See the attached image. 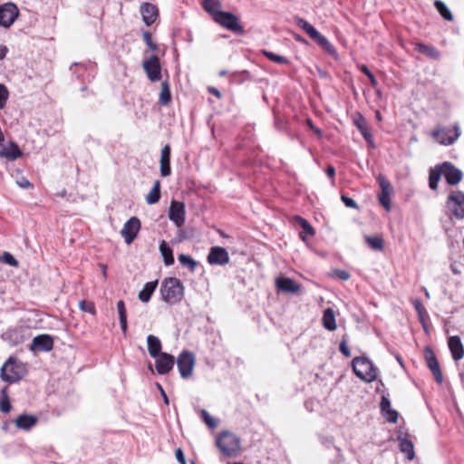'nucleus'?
Masks as SVG:
<instances>
[{
	"mask_svg": "<svg viewBox=\"0 0 464 464\" xmlns=\"http://www.w3.org/2000/svg\"><path fill=\"white\" fill-rule=\"evenodd\" d=\"M296 40L299 42L306 43V41L302 36H297Z\"/></svg>",
	"mask_w": 464,
	"mask_h": 464,
	"instance_id": "nucleus-64",
	"label": "nucleus"
},
{
	"mask_svg": "<svg viewBox=\"0 0 464 464\" xmlns=\"http://www.w3.org/2000/svg\"><path fill=\"white\" fill-rule=\"evenodd\" d=\"M0 259H1L4 263H5V264H7V265H9V266H14V267L18 266V261H17V260L14 258V256L12 254H10L9 252H5V253L3 254V256L0 257Z\"/></svg>",
	"mask_w": 464,
	"mask_h": 464,
	"instance_id": "nucleus-48",
	"label": "nucleus"
},
{
	"mask_svg": "<svg viewBox=\"0 0 464 464\" xmlns=\"http://www.w3.org/2000/svg\"><path fill=\"white\" fill-rule=\"evenodd\" d=\"M354 124L361 132V134L363 136V138L368 142L372 141V136L371 133V130L369 128L367 121L362 115H359V117L354 120Z\"/></svg>",
	"mask_w": 464,
	"mask_h": 464,
	"instance_id": "nucleus-33",
	"label": "nucleus"
},
{
	"mask_svg": "<svg viewBox=\"0 0 464 464\" xmlns=\"http://www.w3.org/2000/svg\"><path fill=\"white\" fill-rule=\"evenodd\" d=\"M339 350L345 357L351 356L350 349L348 348L346 340L344 338L340 343Z\"/></svg>",
	"mask_w": 464,
	"mask_h": 464,
	"instance_id": "nucleus-54",
	"label": "nucleus"
},
{
	"mask_svg": "<svg viewBox=\"0 0 464 464\" xmlns=\"http://www.w3.org/2000/svg\"><path fill=\"white\" fill-rule=\"evenodd\" d=\"M8 53L7 46L0 44V60H3Z\"/></svg>",
	"mask_w": 464,
	"mask_h": 464,
	"instance_id": "nucleus-61",
	"label": "nucleus"
},
{
	"mask_svg": "<svg viewBox=\"0 0 464 464\" xmlns=\"http://www.w3.org/2000/svg\"><path fill=\"white\" fill-rule=\"evenodd\" d=\"M117 310L119 314L121 329L125 335L127 334L128 323H127V313L125 308L124 301L120 300L117 302Z\"/></svg>",
	"mask_w": 464,
	"mask_h": 464,
	"instance_id": "nucleus-38",
	"label": "nucleus"
},
{
	"mask_svg": "<svg viewBox=\"0 0 464 464\" xmlns=\"http://www.w3.org/2000/svg\"><path fill=\"white\" fill-rule=\"evenodd\" d=\"M171 101V93L169 90V84L167 81L161 84V90L160 92L159 103L160 105H168Z\"/></svg>",
	"mask_w": 464,
	"mask_h": 464,
	"instance_id": "nucleus-40",
	"label": "nucleus"
},
{
	"mask_svg": "<svg viewBox=\"0 0 464 464\" xmlns=\"http://www.w3.org/2000/svg\"><path fill=\"white\" fill-rule=\"evenodd\" d=\"M160 199V182L155 180L152 188L146 196V201L148 204L152 205L159 202Z\"/></svg>",
	"mask_w": 464,
	"mask_h": 464,
	"instance_id": "nucleus-39",
	"label": "nucleus"
},
{
	"mask_svg": "<svg viewBox=\"0 0 464 464\" xmlns=\"http://www.w3.org/2000/svg\"><path fill=\"white\" fill-rule=\"evenodd\" d=\"M365 240L372 249L378 251L383 249V239L381 237L367 236L365 237Z\"/></svg>",
	"mask_w": 464,
	"mask_h": 464,
	"instance_id": "nucleus-43",
	"label": "nucleus"
},
{
	"mask_svg": "<svg viewBox=\"0 0 464 464\" xmlns=\"http://www.w3.org/2000/svg\"><path fill=\"white\" fill-rule=\"evenodd\" d=\"M434 5L440 14L447 21H452L453 15L448 6L440 0H436Z\"/></svg>",
	"mask_w": 464,
	"mask_h": 464,
	"instance_id": "nucleus-42",
	"label": "nucleus"
},
{
	"mask_svg": "<svg viewBox=\"0 0 464 464\" xmlns=\"http://www.w3.org/2000/svg\"><path fill=\"white\" fill-rule=\"evenodd\" d=\"M174 363L175 358L173 355L167 353H161L155 362L157 372L161 375L167 374L172 370Z\"/></svg>",
	"mask_w": 464,
	"mask_h": 464,
	"instance_id": "nucleus-19",
	"label": "nucleus"
},
{
	"mask_svg": "<svg viewBox=\"0 0 464 464\" xmlns=\"http://www.w3.org/2000/svg\"><path fill=\"white\" fill-rule=\"evenodd\" d=\"M3 339L11 345H18L24 342V334L22 328L9 329L3 334Z\"/></svg>",
	"mask_w": 464,
	"mask_h": 464,
	"instance_id": "nucleus-27",
	"label": "nucleus"
},
{
	"mask_svg": "<svg viewBox=\"0 0 464 464\" xmlns=\"http://www.w3.org/2000/svg\"><path fill=\"white\" fill-rule=\"evenodd\" d=\"M175 456L179 464H187L185 454L181 449L176 450Z\"/></svg>",
	"mask_w": 464,
	"mask_h": 464,
	"instance_id": "nucleus-56",
	"label": "nucleus"
},
{
	"mask_svg": "<svg viewBox=\"0 0 464 464\" xmlns=\"http://www.w3.org/2000/svg\"><path fill=\"white\" fill-rule=\"evenodd\" d=\"M424 356H425L427 366L432 372L435 381L439 384H441L443 382V375H442L438 359L430 347H429V346L425 347Z\"/></svg>",
	"mask_w": 464,
	"mask_h": 464,
	"instance_id": "nucleus-13",
	"label": "nucleus"
},
{
	"mask_svg": "<svg viewBox=\"0 0 464 464\" xmlns=\"http://www.w3.org/2000/svg\"><path fill=\"white\" fill-rule=\"evenodd\" d=\"M383 417L391 423H396L398 420V412L391 408V401L385 396H382L380 403Z\"/></svg>",
	"mask_w": 464,
	"mask_h": 464,
	"instance_id": "nucleus-23",
	"label": "nucleus"
},
{
	"mask_svg": "<svg viewBox=\"0 0 464 464\" xmlns=\"http://www.w3.org/2000/svg\"><path fill=\"white\" fill-rule=\"evenodd\" d=\"M413 306L418 314L420 323L421 324L423 329L427 332V320L429 318V314L426 308L419 299H415L413 301Z\"/></svg>",
	"mask_w": 464,
	"mask_h": 464,
	"instance_id": "nucleus-34",
	"label": "nucleus"
},
{
	"mask_svg": "<svg viewBox=\"0 0 464 464\" xmlns=\"http://www.w3.org/2000/svg\"><path fill=\"white\" fill-rule=\"evenodd\" d=\"M276 285L279 292L284 293H297L301 288L300 285L295 283L293 279L285 276L276 278Z\"/></svg>",
	"mask_w": 464,
	"mask_h": 464,
	"instance_id": "nucleus-21",
	"label": "nucleus"
},
{
	"mask_svg": "<svg viewBox=\"0 0 464 464\" xmlns=\"http://www.w3.org/2000/svg\"><path fill=\"white\" fill-rule=\"evenodd\" d=\"M449 348L450 350L452 358L455 361H459L464 357V347L459 336H450L448 340Z\"/></svg>",
	"mask_w": 464,
	"mask_h": 464,
	"instance_id": "nucleus-22",
	"label": "nucleus"
},
{
	"mask_svg": "<svg viewBox=\"0 0 464 464\" xmlns=\"http://www.w3.org/2000/svg\"><path fill=\"white\" fill-rule=\"evenodd\" d=\"M8 96L9 92L6 86L3 83H0V109H3L6 105Z\"/></svg>",
	"mask_w": 464,
	"mask_h": 464,
	"instance_id": "nucleus-47",
	"label": "nucleus"
},
{
	"mask_svg": "<svg viewBox=\"0 0 464 464\" xmlns=\"http://www.w3.org/2000/svg\"><path fill=\"white\" fill-rule=\"evenodd\" d=\"M207 260L210 265L224 266L229 262V255L225 247L212 246Z\"/></svg>",
	"mask_w": 464,
	"mask_h": 464,
	"instance_id": "nucleus-16",
	"label": "nucleus"
},
{
	"mask_svg": "<svg viewBox=\"0 0 464 464\" xmlns=\"http://www.w3.org/2000/svg\"><path fill=\"white\" fill-rule=\"evenodd\" d=\"M158 387H159V389H160V393H161V396H162V398H163V401H164V403H165L166 405H169V398H168V396H167V394H166L165 391L163 390V388L161 387V385H160V384H158Z\"/></svg>",
	"mask_w": 464,
	"mask_h": 464,
	"instance_id": "nucleus-60",
	"label": "nucleus"
},
{
	"mask_svg": "<svg viewBox=\"0 0 464 464\" xmlns=\"http://www.w3.org/2000/svg\"><path fill=\"white\" fill-rule=\"evenodd\" d=\"M195 364V356L188 351H183L177 359V366L181 378L188 379L192 375Z\"/></svg>",
	"mask_w": 464,
	"mask_h": 464,
	"instance_id": "nucleus-8",
	"label": "nucleus"
},
{
	"mask_svg": "<svg viewBox=\"0 0 464 464\" xmlns=\"http://www.w3.org/2000/svg\"><path fill=\"white\" fill-rule=\"evenodd\" d=\"M323 325L329 331H334L336 329L335 314L332 308L324 310L323 314Z\"/></svg>",
	"mask_w": 464,
	"mask_h": 464,
	"instance_id": "nucleus-35",
	"label": "nucleus"
},
{
	"mask_svg": "<svg viewBox=\"0 0 464 464\" xmlns=\"http://www.w3.org/2000/svg\"><path fill=\"white\" fill-rule=\"evenodd\" d=\"M215 22L236 34L241 35L245 33L244 27L239 24L238 17L230 12L220 14Z\"/></svg>",
	"mask_w": 464,
	"mask_h": 464,
	"instance_id": "nucleus-7",
	"label": "nucleus"
},
{
	"mask_svg": "<svg viewBox=\"0 0 464 464\" xmlns=\"http://www.w3.org/2000/svg\"><path fill=\"white\" fill-rule=\"evenodd\" d=\"M160 174L162 177H168L171 174L170 168V147L165 145L160 152Z\"/></svg>",
	"mask_w": 464,
	"mask_h": 464,
	"instance_id": "nucleus-24",
	"label": "nucleus"
},
{
	"mask_svg": "<svg viewBox=\"0 0 464 464\" xmlns=\"http://www.w3.org/2000/svg\"><path fill=\"white\" fill-rule=\"evenodd\" d=\"M307 124L309 126V128L314 130V132L319 136V137H322L323 135V132L320 129L316 128L314 124H313V121L311 120H307Z\"/></svg>",
	"mask_w": 464,
	"mask_h": 464,
	"instance_id": "nucleus-57",
	"label": "nucleus"
},
{
	"mask_svg": "<svg viewBox=\"0 0 464 464\" xmlns=\"http://www.w3.org/2000/svg\"><path fill=\"white\" fill-rule=\"evenodd\" d=\"M160 295L166 303L178 304L184 296L183 284L177 277H167L161 283Z\"/></svg>",
	"mask_w": 464,
	"mask_h": 464,
	"instance_id": "nucleus-1",
	"label": "nucleus"
},
{
	"mask_svg": "<svg viewBox=\"0 0 464 464\" xmlns=\"http://www.w3.org/2000/svg\"><path fill=\"white\" fill-rule=\"evenodd\" d=\"M334 275L341 280H343V281H346L348 279H350L351 277V275L349 272L345 271V270H342V269H336L334 270Z\"/></svg>",
	"mask_w": 464,
	"mask_h": 464,
	"instance_id": "nucleus-55",
	"label": "nucleus"
},
{
	"mask_svg": "<svg viewBox=\"0 0 464 464\" xmlns=\"http://www.w3.org/2000/svg\"><path fill=\"white\" fill-rule=\"evenodd\" d=\"M140 229V221L137 217H131L123 225L121 231V236L127 244H130L136 238L137 234Z\"/></svg>",
	"mask_w": 464,
	"mask_h": 464,
	"instance_id": "nucleus-14",
	"label": "nucleus"
},
{
	"mask_svg": "<svg viewBox=\"0 0 464 464\" xmlns=\"http://www.w3.org/2000/svg\"><path fill=\"white\" fill-rule=\"evenodd\" d=\"M296 24L303 29L318 45H320L329 54L335 55L334 46L326 37L322 35L309 22L301 17L295 18Z\"/></svg>",
	"mask_w": 464,
	"mask_h": 464,
	"instance_id": "nucleus-3",
	"label": "nucleus"
},
{
	"mask_svg": "<svg viewBox=\"0 0 464 464\" xmlns=\"http://www.w3.org/2000/svg\"><path fill=\"white\" fill-rule=\"evenodd\" d=\"M38 421V418L34 415L31 414H21L19 415L15 420L14 423L18 429L24 430H29Z\"/></svg>",
	"mask_w": 464,
	"mask_h": 464,
	"instance_id": "nucleus-26",
	"label": "nucleus"
},
{
	"mask_svg": "<svg viewBox=\"0 0 464 464\" xmlns=\"http://www.w3.org/2000/svg\"><path fill=\"white\" fill-rule=\"evenodd\" d=\"M441 168L443 177L445 178L449 185L454 186L461 181L463 178L462 171L459 169H458L455 165H453L451 162H443L441 164Z\"/></svg>",
	"mask_w": 464,
	"mask_h": 464,
	"instance_id": "nucleus-15",
	"label": "nucleus"
},
{
	"mask_svg": "<svg viewBox=\"0 0 464 464\" xmlns=\"http://www.w3.org/2000/svg\"><path fill=\"white\" fill-rule=\"evenodd\" d=\"M361 71L368 77L372 86L375 87L378 84L375 76L372 74V72L368 69L366 65H362Z\"/></svg>",
	"mask_w": 464,
	"mask_h": 464,
	"instance_id": "nucleus-50",
	"label": "nucleus"
},
{
	"mask_svg": "<svg viewBox=\"0 0 464 464\" xmlns=\"http://www.w3.org/2000/svg\"><path fill=\"white\" fill-rule=\"evenodd\" d=\"M399 447L402 453L405 454L406 458L410 460L414 459V450H413V443L406 439V438H401L399 437Z\"/></svg>",
	"mask_w": 464,
	"mask_h": 464,
	"instance_id": "nucleus-36",
	"label": "nucleus"
},
{
	"mask_svg": "<svg viewBox=\"0 0 464 464\" xmlns=\"http://www.w3.org/2000/svg\"><path fill=\"white\" fill-rule=\"evenodd\" d=\"M326 175L327 177H329L330 179H334V175H335V169L334 166L332 165H329L326 169Z\"/></svg>",
	"mask_w": 464,
	"mask_h": 464,
	"instance_id": "nucleus-58",
	"label": "nucleus"
},
{
	"mask_svg": "<svg viewBox=\"0 0 464 464\" xmlns=\"http://www.w3.org/2000/svg\"><path fill=\"white\" fill-rule=\"evenodd\" d=\"M79 307L82 311L94 315L96 314L95 305L92 302L82 300L79 302Z\"/></svg>",
	"mask_w": 464,
	"mask_h": 464,
	"instance_id": "nucleus-46",
	"label": "nucleus"
},
{
	"mask_svg": "<svg viewBox=\"0 0 464 464\" xmlns=\"http://www.w3.org/2000/svg\"><path fill=\"white\" fill-rule=\"evenodd\" d=\"M208 91L209 93L215 95L217 98L220 99L221 98V92L215 87L213 86H209L208 88Z\"/></svg>",
	"mask_w": 464,
	"mask_h": 464,
	"instance_id": "nucleus-59",
	"label": "nucleus"
},
{
	"mask_svg": "<svg viewBox=\"0 0 464 464\" xmlns=\"http://www.w3.org/2000/svg\"><path fill=\"white\" fill-rule=\"evenodd\" d=\"M297 224L302 227V231L300 232V237L302 240L306 241L307 236L313 237L314 235V229L310 225V223L302 217L297 216L295 218Z\"/></svg>",
	"mask_w": 464,
	"mask_h": 464,
	"instance_id": "nucleus-31",
	"label": "nucleus"
},
{
	"mask_svg": "<svg viewBox=\"0 0 464 464\" xmlns=\"http://www.w3.org/2000/svg\"><path fill=\"white\" fill-rule=\"evenodd\" d=\"M201 416H202L205 423L209 428H215L217 426L218 423H217L216 420L213 417H211L206 410L201 411Z\"/></svg>",
	"mask_w": 464,
	"mask_h": 464,
	"instance_id": "nucleus-49",
	"label": "nucleus"
},
{
	"mask_svg": "<svg viewBox=\"0 0 464 464\" xmlns=\"http://www.w3.org/2000/svg\"><path fill=\"white\" fill-rule=\"evenodd\" d=\"M441 175H443L441 164L437 165L430 169L429 187L430 188V189L436 190L438 188V183L440 179Z\"/></svg>",
	"mask_w": 464,
	"mask_h": 464,
	"instance_id": "nucleus-30",
	"label": "nucleus"
},
{
	"mask_svg": "<svg viewBox=\"0 0 464 464\" xmlns=\"http://www.w3.org/2000/svg\"><path fill=\"white\" fill-rule=\"evenodd\" d=\"M417 50L433 59H439L440 56V52L435 47L424 44H419L417 45Z\"/></svg>",
	"mask_w": 464,
	"mask_h": 464,
	"instance_id": "nucleus-41",
	"label": "nucleus"
},
{
	"mask_svg": "<svg viewBox=\"0 0 464 464\" xmlns=\"http://www.w3.org/2000/svg\"><path fill=\"white\" fill-rule=\"evenodd\" d=\"M147 344L149 353L152 358H157L160 354H161V342L157 336L153 334L148 335Z\"/></svg>",
	"mask_w": 464,
	"mask_h": 464,
	"instance_id": "nucleus-29",
	"label": "nucleus"
},
{
	"mask_svg": "<svg viewBox=\"0 0 464 464\" xmlns=\"http://www.w3.org/2000/svg\"><path fill=\"white\" fill-rule=\"evenodd\" d=\"M18 185L21 187V188H27L29 187H31V183L29 180L25 179H23L22 181H18Z\"/></svg>",
	"mask_w": 464,
	"mask_h": 464,
	"instance_id": "nucleus-62",
	"label": "nucleus"
},
{
	"mask_svg": "<svg viewBox=\"0 0 464 464\" xmlns=\"http://www.w3.org/2000/svg\"><path fill=\"white\" fill-rule=\"evenodd\" d=\"M217 446L223 455L236 457L240 449V440L233 433L223 431L217 439Z\"/></svg>",
	"mask_w": 464,
	"mask_h": 464,
	"instance_id": "nucleus-5",
	"label": "nucleus"
},
{
	"mask_svg": "<svg viewBox=\"0 0 464 464\" xmlns=\"http://www.w3.org/2000/svg\"><path fill=\"white\" fill-rule=\"evenodd\" d=\"M142 20L146 25H151L159 16L158 7L150 3H143L140 5Z\"/></svg>",
	"mask_w": 464,
	"mask_h": 464,
	"instance_id": "nucleus-20",
	"label": "nucleus"
},
{
	"mask_svg": "<svg viewBox=\"0 0 464 464\" xmlns=\"http://www.w3.org/2000/svg\"><path fill=\"white\" fill-rule=\"evenodd\" d=\"M178 259L182 266H187L190 271H194L196 269L197 262L191 256L180 254L179 255Z\"/></svg>",
	"mask_w": 464,
	"mask_h": 464,
	"instance_id": "nucleus-44",
	"label": "nucleus"
},
{
	"mask_svg": "<svg viewBox=\"0 0 464 464\" xmlns=\"http://www.w3.org/2000/svg\"><path fill=\"white\" fill-rule=\"evenodd\" d=\"M227 72L226 70H222L219 72L218 74H219V76L223 77V76L227 75Z\"/></svg>",
	"mask_w": 464,
	"mask_h": 464,
	"instance_id": "nucleus-63",
	"label": "nucleus"
},
{
	"mask_svg": "<svg viewBox=\"0 0 464 464\" xmlns=\"http://www.w3.org/2000/svg\"><path fill=\"white\" fill-rule=\"evenodd\" d=\"M381 192L378 196L380 204L387 210H391V193L393 191V188L391 182L382 174H379L377 177Z\"/></svg>",
	"mask_w": 464,
	"mask_h": 464,
	"instance_id": "nucleus-10",
	"label": "nucleus"
},
{
	"mask_svg": "<svg viewBox=\"0 0 464 464\" xmlns=\"http://www.w3.org/2000/svg\"><path fill=\"white\" fill-rule=\"evenodd\" d=\"M355 375L365 382H372L377 378V371L372 362L365 357H355L353 362Z\"/></svg>",
	"mask_w": 464,
	"mask_h": 464,
	"instance_id": "nucleus-4",
	"label": "nucleus"
},
{
	"mask_svg": "<svg viewBox=\"0 0 464 464\" xmlns=\"http://www.w3.org/2000/svg\"><path fill=\"white\" fill-rule=\"evenodd\" d=\"M0 410L5 413H8L11 410V404L7 395H4L0 400Z\"/></svg>",
	"mask_w": 464,
	"mask_h": 464,
	"instance_id": "nucleus-51",
	"label": "nucleus"
},
{
	"mask_svg": "<svg viewBox=\"0 0 464 464\" xmlns=\"http://www.w3.org/2000/svg\"><path fill=\"white\" fill-rule=\"evenodd\" d=\"M447 205L450 206L457 218H464V193L462 191H452L448 197Z\"/></svg>",
	"mask_w": 464,
	"mask_h": 464,
	"instance_id": "nucleus-11",
	"label": "nucleus"
},
{
	"mask_svg": "<svg viewBox=\"0 0 464 464\" xmlns=\"http://www.w3.org/2000/svg\"><path fill=\"white\" fill-rule=\"evenodd\" d=\"M19 15V9L15 4L7 2L0 5V26L9 28Z\"/></svg>",
	"mask_w": 464,
	"mask_h": 464,
	"instance_id": "nucleus-9",
	"label": "nucleus"
},
{
	"mask_svg": "<svg viewBox=\"0 0 464 464\" xmlns=\"http://www.w3.org/2000/svg\"><path fill=\"white\" fill-rule=\"evenodd\" d=\"M160 252L166 266H169L174 264L173 251L164 240L160 244Z\"/></svg>",
	"mask_w": 464,
	"mask_h": 464,
	"instance_id": "nucleus-37",
	"label": "nucleus"
},
{
	"mask_svg": "<svg viewBox=\"0 0 464 464\" xmlns=\"http://www.w3.org/2000/svg\"><path fill=\"white\" fill-rule=\"evenodd\" d=\"M143 69L150 82H155L161 80V67L158 56L152 55L148 60H145L143 62Z\"/></svg>",
	"mask_w": 464,
	"mask_h": 464,
	"instance_id": "nucleus-12",
	"label": "nucleus"
},
{
	"mask_svg": "<svg viewBox=\"0 0 464 464\" xmlns=\"http://www.w3.org/2000/svg\"><path fill=\"white\" fill-rule=\"evenodd\" d=\"M25 373V365L13 357H10L1 368V378L8 383L19 382Z\"/></svg>",
	"mask_w": 464,
	"mask_h": 464,
	"instance_id": "nucleus-2",
	"label": "nucleus"
},
{
	"mask_svg": "<svg viewBox=\"0 0 464 464\" xmlns=\"http://www.w3.org/2000/svg\"><path fill=\"white\" fill-rule=\"evenodd\" d=\"M22 155V150L14 142H10L8 146H4L0 150V158H5L11 161L19 159Z\"/></svg>",
	"mask_w": 464,
	"mask_h": 464,
	"instance_id": "nucleus-25",
	"label": "nucleus"
},
{
	"mask_svg": "<svg viewBox=\"0 0 464 464\" xmlns=\"http://www.w3.org/2000/svg\"><path fill=\"white\" fill-rule=\"evenodd\" d=\"M158 285V281L148 282L144 285L142 290L139 293V299L143 303H148Z\"/></svg>",
	"mask_w": 464,
	"mask_h": 464,
	"instance_id": "nucleus-32",
	"label": "nucleus"
},
{
	"mask_svg": "<svg viewBox=\"0 0 464 464\" xmlns=\"http://www.w3.org/2000/svg\"><path fill=\"white\" fill-rule=\"evenodd\" d=\"M53 347V339L48 334L35 336L30 345L32 352H49Z\"/></svg>",
	"mask_w": 464,
	"mask_h": 464,
	"instance_id": "nucleus-18",
	"label": "nucleus"
},
{
	"mask_svg": "<svg viewBox=\"0 0 464 464\" xmlns=\"http://www.w3.org/2000/svg\"><path fill=\"white\" fill-rule=\"evenodd\" d=\"M341 198L346 207L352 208H358L357 203L352 198H349L345 195H342Z\"/></svg>",
	"mask_w": 464,
	"mask_h": 464,
	"instance_id": "nucleus-53",
	"label": "nucleus"
},
{
	"mask_svg": "<svg viewBox=\"0 0 464 464\" xmlns=\"http://www.w3.org/2000/svg\"><path fill=\"white\" fill-rule=\"evenodd\" d=\"M263 53L266 58H268L270 61H272L274 63H280V64L289 63L288 59L285 56L274 53L269 51H264Z\"/></svg>",
	"mask_w": 464,
	"mask_h": 464,
	"instance_id": "nucleus-45",
	"label": "nucleus"
},
{
	"mask_svg": "<svg viewBox=\"0 0 464 464\" xmlns=\"http://www.w3.org/2000/svg\"><path fill=\"white\" fill-rule=\"evenodd\" d=\"M221 3L218 0H204L202 3L203 9L208 13L214 21L219 17L224 11L221 10Z\"/></svg>",
	"mask_w": 464,
	"mask_h": 464,
	"instance_id": "nucleus-28",
	"label": "nucleus"
},
{
	"mask_svg": "<svg viewBox=\"0 0 464 464\" xmlns=\"http://www.w3.org/2000/svg\"><path fill=\"white\" fill-rule=\"evenodd\" d=\"M143 39H144L146 44L148 45V47L151 51H156L158 49L157 44L153 43L152 38H151V34L149 32H144L143 33Z\"/></svg>",
	"mask_w": 464,
	"mask_h": 464,
	"instance_id": "nucleus-52",
	"label": "nucleus"
},
{
	"mask_svg": "<svg viewBox=\"0 0 464 464\" xmlns=\"http://www.w3.org/2000/svg\"><path fill=\"white\" fill-rule=\"evenodd\" d=\"M459 136L460 129L457 123L454 125L453 130L439 126L431 131V137L444 146L452 145Z\"/></svg>",
	"mask_w": 464,
	"mask_h": 464,
	"instance_id": "nucleus-6",
	"label": "nucleus"
},
{
	"mask_svg": "<svg viewBox=\"0 0 464 464\" xmlns=\"http://www.w3.org/2000/svg\"><path fill=\"white\" fill-rule=\"evenodd\" d=\"M185 204L183 202L173 200L170 203L169 218L176 225L180 227L185 223Z\"/></svg>",
	"mask_w": 464,
	"mask_h": 464,
	"instance_id": "nucleus-17",
	"label": "nucleus"
}]
</instances>
